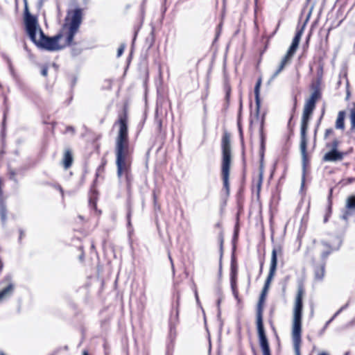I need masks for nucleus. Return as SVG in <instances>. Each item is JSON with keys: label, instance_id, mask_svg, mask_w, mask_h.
<instances>
[{"label": "nucleus", "instance_id": "49", "mask_svg": "<svg viewBox=\"0 0 355 355\" xmlns=\"http://www.w3.org/2000/svg\"><path fill=\"white\" fill-rule=\"evenodd\" d=\"M318 128H317V127H315V130H314V139H315V138H316V135H317V132H318Z\"/></svg>", "mask_w": 355, "mask_h": 355}, {"label": "nucleus", "instance_id": "20", "mask_svg": "<svg viewBox=\"0 0 355 355\" xmlns=\"http://www.w3.org/2000/svg\"><path fill=\"white\" fill-rule=\"evenodd\" d=\"M325 271V263H322L320 266L314 268L315 279L318 281L323 279Z\"/></svg>", "mask_w": 355, "mask_h": 355}, {"label": "nucleus", "instance_id": "10", "mask_svg": "<svg viewBox=\"0 0 355 355\" xmlns=\"http://www.w3.org/2000/svg\"><path fill=\"white\" fill-rule=\"evenodd\" d=\"M237 268L233 263L232 261L231 263V272H230V285L232 291V293L236 299H238L239 293L237 290Z\"/></svg>", "mask_w": 355, "mask_h": 355}, {"label": "nucleus", "instance_id": "41", "mask_svg": "<svg viewBox=\"0 0 355 355\" xmlns=\"http://www.w3.org/2000/svg\"><path fill=\"white\" fill-rule=\"evenodd\" d=\"M41 74L43 76H46L48 74V67H44L41 70Z\"/></svg>", "mask_w": 355, "mask_h": 355}, {"label": "nucleus", "instance_id": "4", "mask_svg": "<svg viewBox=\"0 0 355 355\" xmlns=\"http://www.w3.org/2000/svg\"><path fill=\"white\" fill-rule=\"evenodd\" d=\"M222 148V163H221V178L223 180V188L227 196L230 195V172L231 166V144L230 135L225 132L223 135L221 141Z\"/></svg>", "mask_w": 355, "mask_h": 355}, {"label": "nucleus", "instance_id": "29", "mask_svg": "<svg viewBox=\"0 0 355 355\" xmlns=\"http://www.w3.org/2000/svg\"><path fill=\"white\" fill-rule=\"evenodd\" d=\"M339 144V141L335 139L331 143H327L326 147L331 148V150H338Z\"/></svg>", "mask_w": 355, "mask_h": 355}, {"label": "nucleus", "instance_id": "38", "mask_svg": "<svg viewBox=\"0 0 355 355\" xmlns=\"http://www.w3.org/2000/svg\"><path fill=\"white\" fill-rule=\"evenodd\" d=\"M153 202H154L155 208L157 207L158 209H159V206L157 205V197L156 196V193H155V191H153Z\"/></svg>", "mask_w": 355, "mask_h": 355}, {"label": "nucleus", "instance_id": "50", "mask_svg": "<svg viewBox=\"0 0 355 355\" xmlns=\"http://www.w3.org/2000/svg\"><path fill=\"white\" fill-rule=\"evenodd\" d=\"M195 297H196L197 302H199V298H198V293H197L196 291H195Z\"/></svg>", "mask_w": 355, "mask_h": 355}, {"label": "nucleus", "instance_id": "14", "mask_svg": "<svg viewBox=\"0 0 355 355\" xmlns=\"http://www.w3.org/2000/svg\"><path fill=\"white\" fill-rule=\"evenodd\" d=\"M322 245L327 248L326 250H324L321 254V259L322 262L326 263V260L328 257V256L334 251V250H338L340 246L341 241H340V243L337 248H333L329 243H328L326 241H321Z\"/></svg>", "mask_w": 355, "mask_h": 355}, {"label": "nucleus", "instance_id": "42", "mask_svg": "<svg viewBox=\"0 0 355 355\" xmlns=\"http://www.w3.org/2000/svg\"><path fill=\"white\" fill-rule=\"evenodd\" d=\"M300 41V38L294 37V38L293 39V41H292V44L299 46Z\"/></svg>", "mask_w": 355, "mask_h": 355}, {"label": "nucleus", "instance_id": "51", "mask_svg": "<svg viewBox=\"0 0 355 355\" xmlns=\"http://www.w3.org/2000/svg\"><path fill=\"white\" fill-rule=\"evenodd\" d=\"M338 315H336V313L334 314V315L331 317V318L329 320H331V322L337 317Z\"/></svg>", "mask_w": 355, "mask_h": 355}, {"label": "nucleus", "instance_id": "57", "mask_svg": "<svg viewBox=\"0 0 355 355\" xmlns=\"http://www.w3.org/2000/svg\"><path fill=\"white\" fill-rule=\"evenodd\" d=\"M330 323H331V320H329L326 322V324H325V325H324V328H327V327H328V325H329Z\"/></svg>", "mask_w": 355, "mask_h": 355}, {"label": "nucleus", "instance_id": "63", "mask_svg": "<svg viewBox=\"0 0 355 355\" xmlns=\"http://www.w3.org/2000/svg\"><path fill=\"white\" fill-rule=\"evenodd\" d=\"M0 355H6V354H4V352H3L1 351V352H0Z\"/></svg>", "mask_w": 355, "mask_h": 355}, {"label": "nucleus", "instance_id": "45", "mask_svg": "<svg viewBox=\"0 0 355 355\" xmlns=\"http://www.w3.org/2000/svg\"><path fill=\"white\" fill-rule=\"evenodd\" d=\"M67 132H71L73 134L75 132V129L72 126H67L66 128Z\"/></svg>", "mask_w": 355, "mask_h": 355}, {"label": "nucleus", "instance_id": "59", "mask_svg": "<svg viewBox=\"0 0 355 355\" xmlns=\"http://www.w3.org/2000/svg\"><path fill=\"white\" fill-rule=\"evenodd\" d=\"M58 189L60 190V191L62 193H63V190H62V187H61L60 185H58Z\"/></svg>", "mask_w": 355, "mask_h": 355}, {"label": "nucleus", "instance_id": "28", "mask_svg": "<svg viewBox=\"0 0 355 355\" xmlns=\"http://www.w3.org/2000/svg\"><path fill=\"white\" fill-rule=\"evenodd\" d=\"M297 48H298V46L291 43L289 49H288V51L284 56L286 57L287 58L290 59L291 60H292V58H293L294 54L295 53Z\"/></svg>", "mask_w": 355, "mask_h": 355}, {"label": "nucleus", "instance_id": "30", "mask_svg": "<svg viewBox=\"0 0 355 355\" xmlns=\"http://www.w3.org/2000/svg\"><path fill=\"white\" fill-rule=\"evenodd\" d=\"M154 42H155V37H154V32L153 31H151L150 35L148 37H146V42L147 44H148V48H150L153 45Z\"/></svg>", "mask_w": 355, "mask_h": 355}, {"label": "nucleus", "instance_id": "26", "mask_svg": "<svg viewBox=\"0 0 355 355\" xmlns=\"http://www.w3.org/2000/svg\"><path fill=\"white\" fill-rule=\"evenodd\" d=\"M78 29L75 28L69 27V32L66 38V46H71L72 44L74 36Z\"/></svg>", "mask_w": 355, "mask_h": 355}, {"label": "nucleus", "instance_id": "56", "mask_svg": "<svg viewBox=\"0 0 355 355\" xmlns=\"http://www.w3.org/2000/svg\"><path fill=\"white\" fill-rule=\"evenodd\" d=\"M221 300H222V299H221V298H219V299L217 300V306H218V307H219L220 304V302H221Z\"/></svg>", "mask_w": 355, "mask_h": 355}, {"label": "nucleus", "instance_id": "60", "mask_svg": "<svg viewBox=\"0 0 355 355\" xmlns=\"http://www.w3.org/2000/svg\"><path fill=\"white\" fill-rule=\"evenodd\" d=\"M76 83V78H74L73 80V82H72V86H73Z\"/></svg>", "mask_w": 355, "mask_h": 355}, {"label": "nucleus", "instance_id": "18", "mask_svg": "<svg viewBox=\"0 0 355 355\" xmlns=\"http://www.w3.org/2000/svg\"><path fill=\"white\" fill-rule=\"evenodd\" d=\"M266 297V294L261 293L257 307V320H263V305L265 302Z\"/></svg>", "mask_w": 355, "mask_h": 355}, {"label": "nucleus", "instance_id": "16", "mask_svg": "<svg viewBox=\"0 0 355 355\" xmlns=\"http://www.w3.org/2000/svg\"><path fill=\"white\" fill-rule=\"evenodd\" d=\"M263 125H264V116H262L260 128H259V136H260V154L261 157H263L264 150H265V142H266V136L263 132Z\"/></svg>", "mask_w": 355, "mask_h": 355}, {"label": "nucleus", "instance_id": "36", "mask_svg": "<svg viewBox=\"0 0 355 355\" xmlns=\"http://www.w3.org/2000/svg\"><path fill=\"white\" fill-rule=\"evenodd\" d=\"M332 189H331L329 190V197H328V200H329V206H328V210L329 212H331V195H332Z\"/></svg>", "mask_w": 355, "mask_h": 355}, {"label": "nucleus", "instance_id": "54", "mask_svg": "<svg viewBox=\"0 0 355 355\" xmlns=\"http://www.w3.org/2000/svg\"><path fill=\"white\" fill-rule=\"evenodd\" d=\"M89 203H90V205L92 204L94 205V207H96V202H94L92 199L89 200Z\"/></svg>", "mask_w": 355, "mask_h": 355}, {"label": "nucleus", "instance_id": "22", "mask_svg": "<svg viewBox=\"0 0 355 355\" xmlns=\"http://www.w3.org/2000/svg\"><path fill=\"white\" fill-rule=\"evenodd\" d=\"M73 163V156L71 151L70 150H67L64 152V157H63V165L64 167L67 169L69 168Z\"/></svg>", "mask_w": 355, "mask_h": 355}, {"label": "nucleus", "instance_id": "12", "mask_svg": "<svg viewBox=\"0 0 355 355\" xmlns=\"http://www.w3.org/2000/svg\"><path fill=\"white\" fill-rule=\"evenodd\" d=\"M345 153L338 150H331L323 156L322 160L324 162H337L341 161Z\"/></svg>", "mask_w": 355, "mask_h": 355}, {"label": "nucleus", "instance_id": "21", "mask_svg": "<svg viewBox=\"0 0 355 355\" xmlns=\"http://www.w3.org/2000/svg\"><path fill=\"white\" fill-rule=\"evenodd\" d=\"M291 62V60L286 57L284 56L282 59V61L277 68V69L274 72L272 76H271V79L275 78L285 68V67L289 64Z\"/></svg>", "mask_w": 355, "mask_h": 355}, {"label": "nucleus", "instance_id": "40", "mask_svg": "<svg viewBox=\"0 0 355 355\" xmlns=\"http://www.w3.org/2000/svg\"><path fill=\"white\" fill-rule=\"evenodd\" d=\"M262 180H263V173H262V172H261L260 174H259V180L258 183H257V189H258V190H259L260 188H261V184H262Z\"/></svg>", "mask_w": 355, "mask_h": 355}, {"label": "nucleus", "instance_id": "9", "mask_svg": "<svg viewBox=\"0 0 355 355\" xmlns=\"http://www.w3.org/2000/svg\"><path fill=\"white\" fill-rule=\"evenodd\" d=\"M4 281L9 282V284L0 291V302L4 298L11 296L15 289V285L12 283V276L10 275H7L4 278Z\"/></svg>", "mask_w": 355, "mask_h": 355}, {"label": "nucleus", "instance_id": "17", "mask_svg": "<svg viewBox=\"0 0 355 355\" xmlns=\"http://www.w3.org/2000/svg\"><path fill=\"white\" fill-rule=\"evenodd\" d=\"M346 207L348 209H355V196H349L347 200ZM350 214L349 210H346L341 216V218L347 220Z\"/></svg>", "mask_w": 355, "mask_h": 355}, {"label": "nucleus", "instance_id": "52", "mask_svg": "<svg viewBox=\"0 0 355 355\" xmlns=\"http://www.w3.org/2000/svg\"><path fill=\"white\" fill-rule=\"evenodd\" d=\"M338 315H336V313L334 314V315L331 317V318L329 320H331V322L337 317Z\"/></svg>", "mask_w": 355, "mask_h": 355}, {"label": "nucleus", "instance_id": "37", "mask_svg": "<svg viewBox=\"0 0 355 355\" xmlns=\"http://www.w3.org/2000/svg\"><path fill=\"white\" fill-rule=\"evenodd\" d=\"M81 53V49H77V48H72L71 49V53L73 56H76L79 55Z\"/></svg>", "mask_w": 355, "mask_h": 355}, {"label": "nucleus", "instance_id": "64", "mask_svg": "<svg viewBox=\"0 0 355 355\" xmlns=\"http://www.w3.org/2000/svg\"><path fill=\"white\" fill-rule=\"evenodd\" d=\"M349 352H345V355H349Z\"/></svg>", "mask_w": 355, "mask_h": 355}, {"label": "nucleus", "instance_id": "7", "mask_svg": "<svg viewBox=\"0 0 355 355\" xmlns=\"http://www.w3.org/2000/svg\"><path fill=\"white\" fill-rule=\"evenodd\" d=\"M277 266V250L274 248L272 251L271 261H270V266L268 275L265 282L263 288L261 291V293H264L267 295L268 291L270 282L275 275L276 269Z\"/></svg>", "mask_w": 355, "mask_h": 355}, {"label": "nucleus", "instance_id": "48", "mask_svg": "<svg viewBox=\"0 0 355 355\" xmlns=\"http://www.w3.org/2000/svg\"><path fill=\"white\" fill-rule=\"evenodd\" d=\"M225 98H226L227 101L229 100V98H230V90L227 91Z\"/></svg>", "mask_w": 355, "mask_h": 355}, {"label": "nucleus", "instance_id": "62", "mask_svg": "<svg viewBox=\"0 0 355 355\" xmlns=\"http://www.w3.org/2000/svg\"><path fill=\"white\" fill-rule=\"evenodd\" d=\"M318 355H328V354L325 352H322V353L319 354Z\"/></svg>", "mask_w": 355, "mask_h": 355}, {"label": "nucleus", "instance_id": "34", "mask_svg": "<svg viewBox=\"0 0 355 355\" xmlns=\"http://www.w3.org/2000/svg\"><path fill=\"white\" fill-rule=\"evenodd\" d=\"M351 123H352L351 129L352 130L355 129V111H352L351 113Z\"/></svg>", "mask_w": 355, "mask_h": 355}, {"label": "nucleus", "instance_id": "2", "mask_svg": "<svg viewBox=\"0 0 355 355\" xmlns=\"http://www.w3.org/2000/svg\"><path fill=\"white\" fill-rule=\"evenodd\" d=\"M24 2V23L26 31L30 37V40L39 48L49 51H58L62 49L58 44L62 37V34H58L53 37L46 35L43 31L40 28V39L37 40L36 34L38 27L37 20L35 17L32 15L28 7L27 0Z\"/></svg>", "mask_w": 355, "mask_h": 355}, {"label": "nucleus", "instance_id": "61", "mask_svg": "<svg viewBox=\"0 0 355 355\" xmlns=\"http://www.w3.org/2000/svg\"><path fill=\"white\" fill-rule=\"evenodd\" d=\"M241 109H242V102H241V101H240V105H239V111L240 112H241Z\"/></svg>", "mask_w": 355, "mask_h": 355}, {"label": "nucleus", "instance_id": "5", "mask_svg": "<svg viewBox=\"0 0 355 355\" xmlns=\"http://www.w3.org/2000/svg\"><path fill=\"white\" fill-rule=\"evenodd\" d=\"M315 109L308 107L304 106V110L302 113V120H301V125H300V148L302 155V187H304L305 182V175H306V168L308 162V157H307V138L306 133L309 128V123L312 117L313 112Z\"/></svg>", "mask_w": 355, "mask_h": 355}, {"label": "nucleus", "instance_id": "19", "mask_svg": "<svg viewBox=\"0 0 355 355\" xmlns=\"http://www.w3.org/2000/svg\"><path fill=\"white\" fill-rule=\"evenodd\" d=\"M10 69L19 89L24 93H26L28 91V87L15 75L11 64H10Z\"/></svg>", "mask_w": 355, "mask_h": 355}, {"label": "nucleus", "instance_id": "6", "mask_svg": "<svg viewBox=\"0 0 355 355\" xmlns=\"http://www.w3.org/2000/svg\"><path fill=\"white\" fill-rule=\"evenodd\" d=\"M259 345L263 355H271L268 340L266 335L263 320H257Z\"/></svg>", "mask_w": 355, "mask_h": 355}, {"label": "nucleus", "instance_id": "55", "mask_svg": "<svg viewBox=\"0 0 355 355\" xmlns=\"http://www.w3.org/2000/svg\"><path fill=\"white\" fill-rule=\"evenodd\" d=\"M263 263L261 262V266H260V271H259L260 274L262 272V270H263Z\"/></svg>", "mask_w": 355, "mask_h": 355}, {"label": "nucleus", "instance_id": "44", "mask_svg": "<svg viewBox=\"0 0 355 355\" xmlns=\"http://www.w3.org/2000/svg\"><path fill=\"white\" fill-rule=\"evenodd\" d=\"M323 114H324V111L322 112V115L320 116V117L319 118V119H318V121H317V123H316V125H315V127H317V128H319V126H320V123H321V121H322V119Z\"/></svg>", "mask_w": 355, "mask_h": 355}, {"label": "nucleus", "instance_id": "58", "mask_svg": "<svg viewBox=\"0 0 355 355\" xmlns=\"http://www.w3.org/2000/svg\"><path fill=\"white\" fill-rule=\"evenodd\" d=\"M83 355H89V353H88V352L87 350H84L83 352Z\"/></svg>", "mask_w": 355, "mask_h": 355}, {"label": "nucleus", "instance_id": "47", "mask_svg": "<svg viewBox=\"0 0 355 355\" xmlns=\"http://www.w3.org/2000/svg\"><path fill=\"white\" fill-rule=\"evenodd\" d=\"M168 257H169V259L171 261V266H172V268H173V271L174 272V266H173V260H172V258L170 255H168Z\"/></svg>", "mask_w": 355, "mask_h": 355}, {"label": "nucleus", "instance_id": "43", "mask_svg": "<svg viewBox=\"0 0 355 355\" xmlns=\"http://www.w3.org/2000/svg\"><path fill=\"white\" fill-rule=\"evenodd\" d=\"M15 173L14 171H10V179L15 181V182H17V180L15 178Z\"/></svg>", "mask_w": 355, "mask_h": 355}, {"label": "nucleus", "instance_id": "46", "mask_svg": "<svg viewBox=\"0 0 355 355\" xmlns=\"http://www.w3.org/2000/svg\"><path fill=\"white\" fill-rule=\"evenodd\" d=\"M24 236V232L20 229L19 230V241H20L22 239V237Z\"/></svg>", "mask_w": 355, "mask_h": 355}, {"label": "nucleus", "instance_id": "31", "mask_svg": "<svg viewBox=\"0 0 355 355\" xmlns=\"http://www.w3.org/2000/svg\"><path fill=\"white\" fill-rule=\"evenodd\" d=\"M305 26H306V22L300 28H297L296 33L295 35V37H299L301 39V37L303 34Z\"/></svg>", "mask_w": 355, "mask_h": 355}, {"label": "nucleus", "instance_id": "24", "mask_svg": "<svg viewBox=\"0 0 355 355\" xmlns=\"http://www.w3.org/2000/svg\"><path fill=\"white\" fill-rule=\"evenodd\" d=\"M223 234L220 233L219 235V243H220V260H219V270H218V275L220 277L222 275V258L223 254Z\"/></svg>", "mask_w": 355, "mask_h": 355}, {"label": "nucleus", "instance_id": "25", "mask_svg": "<svg viewBox=\"0 0 355 355\" xmlns=\"http://www.w3.org/2000/svg\"><path fill=\"white\" fill-rule=\"evenodd\" d=\"M178 306H179V301L178 300L175 313H173V310L171 311V316H170V319H169V322H170L171 326L175 325V324L178 322V318H179Z\"/></svg>", "mask_w": 355, "mask_h": 355}, {"label": "nucleus", "instance_id": "53", "mask_svg": "<svg viewBox=\"0 0 355 355\" xmlns=\"http://www.w3.org/2000/svg\"><path fill=\"white\" fill-rule=\"evenodd\" d=\"M239 132H240L241 138V139H243V132H242V130H241V127H239Z\"/></svg>", "mask_w": 355, "mask_h": 355}, {"label": "nucleus", "instance_id": "39", "mask_svg": "<svg viewBox=\"0 0 355 355\" xmlns=\"http://www.w3.org/2000/svg\"><path fill=\"white\" fill-rule=\"evenodd\" d=\"M333 133H334V130L332 128L327 129L325 130L324 135V139H326L329 135L333 134Z\"/></svg>", "mask_w": 355, "mask_h": 355}, {"label": "nucleus", "instance_id": "3", "mask_svg": "<svg viewBox=\"0 0 355 355\" xmlns=\"http://www.w3.org/2000/svg\"><path fill=\"white\" fill-rule=\"evenodd\" d=\"M303 294L304 289L300 286L295 299L292 326V338L295 355H300Z\"/></svg>", "mask_w": 355, "mask_h": 355}, {"label": "nucleus", "instance_id": "11", "mask_svg": "<svg viewBox=\"0 0 355 355\" xmlns=\"http://www.w3.org/2000/svg\"><path fill=\"white\" fill-rule=\"evenodd\" d=\"M3 182L0 179V218L4 226L7 220V208L3 197Z\"/></svg>", "mask_w": 355, "mask_h": 355}, {"label": "nucleus", "instance_id": "15", "mask_svg": "<svg viewBox=\"0 0 355 355\" xmlns=\"http://www.w3.org/2000/svg\"><path fill=\"white\" fill-rule=\"evenodd\" d=\"M261 85V78H259L254 87V96H255V103H256V112L257 115H259L260 107H261V99H260V87Z\"/></svg>", "mask_w": 355, "mask_h": 355}, {"label": "nucleus", "instance_id": "23", "mask_svg": "<svg viewBox=\"0 0 355 355\" xmlns=\"http://www.w3.org/2000/svg\"><path fill=\"white\" fill-rule=\"evenodd\" d=\"M345 111H340L338 114L337 119L336 121V128L343 130L345 128Z\"/></svg>", "mask_w": 355, "mask_h": 355}, {"label": "nucleus", "instance_id": "32", "mask_svg": "<svg viewBox=\"0 0 355 355\" xmlns=\"http://www.w3.org/2000/svg\"><path fill=\"white\" fill-rule=\"evenodd\" d=\"M296 105H297V99H296V97H295V98H294V105H293V107L292 109V114H291V117H290V119L288 120V128L291 125V121H292L293 117V113L295 112V109H296Z\"/></svg>", "mask_w": 355, "mask_h": 355}, {"label": "nucleus", "instance_id": "1", "mask_svg": "<svg viewBox=\"0 0 355 355\" xmlns=\"http://www.w3.org/2000/svg\"><path fill=\"white\" fill-rule=\"evenodd\" d=\"M118 123L119 124V130L115 143L116 174L120 180L124 178L127 192L128 196H130L133 182V176L131 173L132 150L130 146L127 115L125 112L119 116ZM127 209L128 226L130 227L132 209L130 196H128L127 200Z\"/></svg>", "mask_w": 355, "mask_h": 355}, {"label": "nucleus", "instance_id": "8", "mask_svg": "<svg viewBox=\"0 0 355 355\" xmlns=\"http://www.w3.org/2000/svg\"><path fill=\"white\" fill-rule=\"evenodd\" d=\"M320 82L313 83L311 85L313 92L310 98L306 101L304 106L315 109L316 102L320 99L322 94L320 89Z\"/></svg>", "mask_w": 355, "mask_h": 355}, {"label": "nucleus", "instance_id": "13", "mask_svg": "<svg viewBox=\"0 0 355 355\" xmlns=\"http://www.w3.org/2000/svg\"><path fill=\"white\" fill-rule=\"evenodd\" d=\"M83 10L81 8H76L73 11L69 27L78 29L82 22Z\"/></svg>", "mask_w": 355, "mask_h": 355}, {"label": "nucleus", "instance_id": "33", "mask_svg": "<svg viewBox=\"0 0 355 355\" xmlns=\"http://www.w3.org/2000/svg\"><path fill=\"white\" fill-rule=\"evenodd\" d=\"M125 44H121L119 46V48L118 49V51H117V57H120L122 55V54L123 53V51L125 50Z\"/></svg>", "mask_w": 355, "mask_h": 355}, {"label": "nucleus", "instance_id": "27", "mask_svg": "<svg viewBox=\"0 0 355 355\" xmlns=\"http://www.w3.org/2000/svg\"><path fill=\"white\" fill-rule=\"evenodd\" d=\"M155 125L156 126V130L158 133H161L162 131V119L159 117L158 114V109L157 108L155 116Z\"/></svg>", "mask_w": 355, "mask_h": 355}, {"label": "nucleus", "instance_id": "35", "mask_svg": "<svg viewBox=\"0 0 355 355\" xmlns=\"http://www.w3.org/2000/svg\"><path fill=\"white\" fill-rule=\"evenodd\" d=\"M349 304V301H348L345 305L342 306L336 312V315H338L343 311L345 310Z\"/></svg>", "mask_w": 355, "mask_h": 355}]
</instances>
